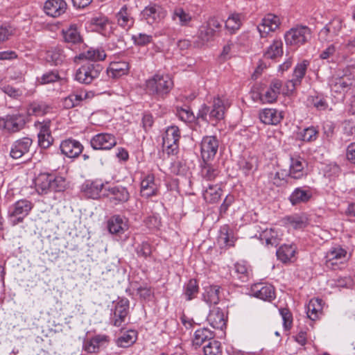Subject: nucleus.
Instances as JSON below:
<instances>
[{
	"label": "nucleus",
	"instance_id": "f257e3e1",
	"mask_svg": "<svg viewBox=\"0 0 355 355\" xmlns=\"http://www.w3.org/2000/svg\"><path fill=\"white\" fill-rule=\"evenodd\" d=\"M37 192L40 195L49 192L63 191L66 188V180L62 177L49 173H40L34 180Z\"/></svg>",
	"mask_w": 355,
	"mask_h": 355
},
{
	"label": "nucleus",
	"instance_id": "f03ea898",
	"mask_svg": "<svg viewBox=\"0 0 355 355\" xmlns=\"http://www.w3.org/2000/svg\"><path fill=\"white\" fill-rule=\"evenodd\" d=\"M173 86V82L169 75L156 73L146 82L147 92L155 96L163 98L168 94Z\"/></svg>",
	"mask_w": 355,
	"mask_h": 355
},
{
	"label": "nucleus",
	"instance_id": "7ed1b4c3",
	"mask_svg": "<svg viewBox=\"0 0 355 355\" xmlns=\"http://www.w3.org/2000/svg\"><path fill=\"white\" fill-rule=\"evenodd\" d=\"M33 203L27 199H21L11 205L8 211V216L12 225L22 223L33 208Z\"/></svg>",
	"mask_w": 355,
	"mask_h": 355
},
{
	"label": "nucleus",
	"instance_id": "20e7f679",
	"mask_svg": "<svg viewBox=\"0 0 355 355\" xmlns=\"http://www.w3.org/2000/svg\"><path fill=\"white\" fill-rule=\"evenodd\" d=\"M180 139V129L176 125L168 127L162 138L163 150L168 155H176L179 150V140Z\"/></svg>",
	"mask_w": 355,
	"mask_h": 355
},
{
	"label": "nucleus",
	"instance_id": "39448f33",
	"mask_svg": "<svg viewBox=\"0 0 355 355\" xmlns=\"http://www.w3.org/2000/svg\"><path fill=\"white\" fill-rule=\"evenodd\" d=\"M102 70V65L88 62L83 64L77 69L75 74V79L80 83L88 85L94 80L98 78Z\"/></svg>",
	"mask_w": 355,
	"mask_h": 355
},
{
	"label": "nucleus",
	"instance_id": "423d86ee",
	"mask_svg": "<svg viewBox=\"0 0 355 355\" xmlns=\"http://www.w3.org/2000/svg\"><path fill=\"white\" fill-rule=\"evenodd\" d=\"M114 304V307L112 309L110 316L111 324L115 327H121L125 323L129 313L130 302L127 298H119Z\"/></svg>",
	"mask_w": 355,
	"mask_h": 355
},
{
	"label": "nucleus",
	"instance_id": "0eeeda50",
	"mask_svg": "<svg viewBox=\"0 0 355 355\" xmlns=\"http://www.w3.org/2000/svg\"><path fill=\"white\" fill-rule=\"evenodd\" d=\"M347 260V251L339 245L331 247L324 256V265L331 270H336Z\"/></svg>",
	"mask_w": 355,
	"mask_h": 355
},
{
	"label": "nucleus",
	"instance_id": "6e6552de",
	"mask_svg": "<svg viewBox=\"0 0 355 355\" xmlns=\"http://www.w3.org/2000/svg\"><path fill=\"white\" fill-rule=\"evenodd\" d=\"M159 185L153 173L143 174L140 182V194L143 198H149L158 195Z\"/></svg>",
	"mask_w": 355,
	"mask_h": 355
},
{
	"label": "nucleus",
	"instance_id": "1a4fd4ad",
	"mask_svg": "<svg viewBox=\"0 0 355 355\" xmlns=\"http://www.w3.org/2000/svg\"><path fill=\"white\" fill-rule=\"evenodd\" d=\"M116 139L112 134L103 132L93 136L90 145L94 150H109L116 145Z\"/></svg>",
	"mask_w": 355,
	"mask_h": 355
},
{
	"label": "nucleus",
	"instance_id": "9d476101",
	"mask_svg": "<svg viewBox=\"0 0 355 355\" xmlns=\"http://www.w3.org/2000/svg\"><path fill=\"white\" fill-rule=\"evenodd\" d=\"M310 29L306 26H297L285 34L286 44L299 45L304 44L310 37Z\"/></svg>",
	"mask_w": 355,
	"mask_h": 355
},
{
	"label": "nucleus",
	"instance_id": "9b49d317",
	"mask_svg": "<svg viewBox=\"0 0 355 355\" xmlns=\"http://www.w3.org/2000/svg\"><path fill=\"white\" fill-rule=\"evenodd\" d=\"M309 66V61L306 60H304L295 65L291 78L286 83V87L288 92H293L297 87L301 85Z\"/></svg>",
	"mask_w": 355,
	"mask_h": 355
},
{
	"label": "nucleus",
	"instance_id": "f8f14e48",
	"mask_svg": "<svg viewBox=\"0 0 355 355\" xmlns=\"http://www.w3.org/2000/svg\"><path fill=\"white\" fill-rule=\"evenodd\" d=\"M219 142L215 136H205L200 144L201 156L204 162L213 159L218 149Z\"/></svg>",
	"mask_w": 355,
	"mask_h": 355
},
{
	"label": "nucleus",
	"instance_id": "ddd939ff",
	"mask_svg": "<svg viewBox=\"0 0 355 355\" xmlns=\"http://www.w3.org/2000/svg\"><path fill=\"white\" fill-rule=\"evenodd\" d=\"M24 116L20 114L7 115L0 119V129L6 130L10 132H17L24 127Z\"/></svg>",
	"mask_w": 355,
	"mask_h": 355
},
{
	"label": "nucleus",
	"instance_id": "4468645a",
	"mask_svg": "<svg viewBox=\"0 0 355 355\" xmlns=\"http://www.w3.org/2000/svg\"><path fill=\"white\" fill-rule=\"evenodd\" d=\"M252 295L263 301L271 302L275 298V288L271 284L257 283L251 286Z\"/></svg>",
	"mask_w": 355,
	"mask_h": 355
},
{
	"label": "nucleus",
	"instance_id": "2eb2a0df",
	"mask_svg": "<svg viewBox=\"0 0 355 355\" xmlns=\"http://www.w3.org/2000/svg\"><path fill=\"white\" fill-rule=\"evenodd\" d=\"M129 228L128 220L122 215L115 214L107 220V229L110 234L120 236Z\"/></svg>",
	"mask_w": 355,
	"mask_h": 355
},
{
	"label": "nucleus",
	"instance_id": "dca6fc26",
	"mask_svg": "<svg viewBox=\"0 0 355 355\" xmlns=\"http://www.w3.org/2000/svg\"><path fill=\"white\" fill-rule=\"evenodd\" d=\"M219 24H202L198 32V40L196 46L201 47L205 43L212 40L215 36L216 29L219 28Z\"/></svg>",
	"mask_w": 355,
	"mask_h": 355
},
{
	"label": "nucleus",
	"instance_id": "f3484780",
	"mask_svg": "<svg viewBox=\"0 0 355 355\" xmlns=\"http://www.w3.org/2000/svg\"><path fill=\"white\" fill-rule=\"evenodd\" d=\"M60 149L64 155L69 158H76L83 150L81 143L73 139H67L62 141L60 145Z\"/></svg>",
	"mask_w": 355,
	"mask_h": 355
},
{
	"label": "nucleus",
	"instance_id": "a211bd4d",
	"mask_svg": "<svg viewBox=\"0 0 355 355\" xmlns=\"http://www.w3.org/2000/svg\"><path fill=\"white\" fill-rule=\"evenodd\" d=\"M141 16L144 20L159 22L166 16V10L159 5H150L142 10Z\"/></svg>",
	"mask_w": 355,
	"mask_h": 355
},
{
	"label": "nucleus",
	"instance_id": "6ab92c4d",
	"mask_svg": "<svg viewBox=\"0 0 355 355\" xmlns=\"http://www.w3.org/2000/svg\"><path fill=\"white\" fill-rule=\"evenodd\" d=\"M282 237V231L276 227L266 229L259 235L260 240L268 248H276L280 243Z\"/></svg>",
	"mask_w": 355,
	"mask_h": 355
},
{
	"label": "nucleus",
	"instance_id": "aec40b11",
	"mask_svg": "<svg viewBox=\"0 0 355 355\" xmlns=\"http://www.w3.org/2000/svg\"><path fill=\"white\" fill-rule=\"evenodd\" d=\"M110 338L105 334H97L84 342L83 349L88 353H97L101 347L110 343Z\"/></svg>",
	"mask_w": 355,
	"mask_h": 355
},
{
	"label": "nucleus",
	"instance_id": "412c9836",
	"mask_svg": "<svg viewBox=\"0 0 355 355\" xmlns=\"http://www.w3.org/2000/svg\"><path fill=\"white\" fill-rule=\"evenodd\" d=\"M282 82L278 79L271 81L269 87L262 94H259V98L263 103H272L276 101L280 94Z\"/></svg>",
	"mask_w": 355,
	"mask_h": 355
},
{
	"label": "nucleus",
	"instance_id": "4be33fe9",
	"mask_svg": "<svg viewBox=\"0 0 355 355\" xmlns=\"http://www.w3.org/2000/svg\"><path fill=\"white\" fill-rule=\"evenodd\" d=\"M352 79L347 76L340 77H332L329 85L332 93L343 94L346 93L352 85Z\"/></svg>",
	"mask_w": 355,
	"mask_h": 355
},
{
	"label": "nucleus",
	"instance_id": "5701e85b",
	"mask_svg": "<svg viewBox=\"0 0 355 355\" xmlns=\"http://www.w3.org/2000/svg\"><path fill=\"white\" fill-rule=\"evenodd\" d=\"M207 320L209 324L214 329L223 330L226 327L227 315L225 312L218 307H214L209 311Z\"/></svg>",
	"mask_w": 355,
	"mask_h": 355
},
{
	"label": "nucleus",
	"instance_id": "b1692460",
	"mask_svg": "<svg viewBox=\"0 0 355 355\" xmlns=\"http://www.w3.org/2000/svg\"><path fill=\"white\" fill-rule=\"evenodd\" d=\"M31 145L32 139L29 137L19 139L12 144L10 155L13 159H19L28 153Z\"/></svg>",
	"mask_w": 355,
	"mask_h": 355
},
{
	"label": "nucleus",
	"instance_id": "393cba45",
	"mask_svg": "<svg viewBox=\"0 0 355 355\" xmlns=\"http://www.w3.org/2000/svg\"><path fill=\"white\" fill-rule=\"evenodd\" d=\"M67 3L64 0H47L44 6L46 14L52 17H58L65 12Z\"/></svg>",
	"mask_w": 355,
	"mask_h": 355
},
{
	"label": "nucleus",
	"instance_id": "a878e982",
	"mask_svg": "<svg viewBox=\"0 0 355 355\" xmlns=\"http://www.w3.org/2000/svg\"><path fill=\"white\" fill-rule=\"evenodd\" d=\"M110 202L114 205L126 202L130 198V193L128 189L122 186H115L107 189Z\"/></svg>",
	"mask_w": 355,
	"mask_h": 355
},
{
	"label": "nucleus",
	"instance_id": "bb28decb",
	"mask_svg": "<svg viewBox=\"0 0 355 355\" xmlns=\"http://www.w3.org/2000/svg\"><path fill=\"white\" fill-rule=\"evenodd\" d=\"M312 197V192L309 187H297L290 195L288 199L292 205L307 202Z\"/></svg>",
	"mask_w": 355,
	"mask_h": 355
},
{
	"label": "nucleus",
	"instance_id": "cd10ccee",
	"mask_svg": "<svg viewBox=\"0 0 355 355\" xmlns=\"http://www.w3.org/2000/svg\"><path fill=\"white\" fill-rule=\"evenodd\" d=\"M261 121L268 125H277L283 119L282 112L276 109L266 108L259 112Z\"/></svg>",
	"mask_w": 355,
	"mask_h": 355
},
{
	"label": "nucleus",
	"instance_id": "c85d7f7f",
	"mask_svg": "<svg viewBox=\"0 0 355 355\" xmlns=\"http://www.w3.org/2000/svg\"><path fill=\"white\" fill-rule=\"evenodd\" d=\"M103 187L104 184L100 180L87 181L83 186V191L87 198L97 199Z\"/></svg>",
	"mask_w": 355,
	"mask_h": 355
},
{
	"label": "nucleus",
	"instance_id": "c756f323",
	"mask_svg": "<svg viewBox=\"0 0 355 355\" xmlns=\"http://www.w3.org/2000/svg\"><path fill=\"white\" fill-rule=\"evenodd\" d=\"M305 161L301 157H291L288 175L293 179H300L305 175Z\"/></svg>",
	"mask_w": 355,
	"mask_h": 355
},
{
	"label": "nucleus",
	"instance_id": "7c9ffc66",
	"mask_svg": "<svg viewBox=\"0 0 355 355\" xmlns=\"http://www.w3.org/2000/svg\"><path fill=\"white\" fill-rule=\"evenodd\" d=\"M129 64L124 61L112 62L107 69V74L110 78H119L128 73Z\"/></svg>",
	"mask_w": 355,
	"mask_h": 355
},
{
	"label": "nucleus",
	"instance_id": "2f4dec72",
	"mask_svg": "<svg viewBox=\"0 0 355 355\" xmlns=\"http://www.w3.org/2000/svg\"><path fill=\"white\" fill-rule=\"evenodd\" d=\"M211 111L209 114V119L218 121L223 119L226 106L224 100L217 96L213 100Z\"/></svg>",
	"mask_w": 355,
	"mask_h": 355
},
{
	"label": "nucleus",
	"instance_id": "473e14b6",
	"mask_svg": "<svg viewBox=\"0 0 355 355\" xmlns=\"http://www.w3.org/2000/svg\"><path fill=\"white\" fill-rule=\"evenodd\" d=\"M78 60H88L94 62L104 60L106 53L102 48H89L76 57Z\"/></svg>",
	"mask_w": 355,
	"mask_h": 355
},
{
	"label": "nucleus",
	"instance_id": "72a5a7b5",
	"mask_svg": "<svg viewBox=\"0 0 355 355\" xmlns=\"http://www.w3.org/2000/svg\"><path fill=\"white\" fill-rule=\"evenodd\" d=\"M220 287L217 285L206 287L202 293V300L209 306L217 304L220 301Z\"/></svg>",
	"mask_w": 355,
	"mask_h": 355
},
{
	"label": "nucleus",
	"instance_id": "f704fd0d",
	"mask_svg": "<svg viewBox=\"0 0 355 355\" xmlns=\"http://www.w3.org/2000/svg\"><path fill=\"white\" fill-rule=\"evenodd\" d=\"M234 243L232 232L227 225L220 227L218 236V243L220 248L233 246Z\"/></svg>",
	"mask_w": 355,
	"mask_h": 355
},
{
	"label": "nucleus",
	"instance_id": "c9c22d12",
	"mask_svg": "<svg viewBox=\"0 0 355 355\" xmlns=\"http://www.w3.org/2000/svg\"><path fill=\"white\" fill-rule=\"evenodd\" d=\"M232 275L241 282H246L251 275L250 268L245 261L237 262L234 264Z\"/></svg>",
	"mask_w": 355,
	"mask_h": 355
},
{
	"label": "nucleus",
	"instance_id": "e433bc0d",
	"mask_svg": "<svg viewBox=\"0 0 355 355\" xmlns=\"http://www.w3.org/2000/svg\"><path fill=\"white\" fill-rule=\"evenodd\" d=\"M204 200L209 203H216L222 196V189L218 184L209 185L202 193Z\"/></svg>",
	"mask_w": 355,
	"mask_h": 355
},
{
	"label": "nucleus",
	"instance_id": "4c0bfd02",
	"mask_svg": "<svg viewBox=\"0 0 355 355\" xmlns=\"http://www.w3.org/2000/svg\"><path fill=\"white\" fill-rule=\"evenodd\" d=\"M66 58L64 51L58 46L51 48L46 51L45 59L54 65L61 64Z\"/></svg>",
	"mask_w": 355,
	"mask_h": 355
},
{
	"label": "nucleus",
	"instance_id": "58836bf2",
	"mask_svg": "<svg viewBox=\"0 0 355 355\" xmlns=\"http://www.w3.org/2000/svg\"><path fill=\"white\" fill-rule=\"evenodd\" d=\"M215 334L207 328H201L197 329L194 333L193 344L196 346H200L204 343H208L209 341L214 339Z\"/></svg>",
	"mask_w": 355,
	"mask_h": 355
},
{
	"label": "nucleus",
	"instance_id": "ea45409f",
	"mask_svg": "<svg viewBox=\"0 0 355 355\" xmlns=\"http://www.w3.org/2000/svg\"><path fill=\"white\" fill-rule=\"evenodd\" d=\"M51 107L44 101H33L28 105L27 112L29 115L42 116L48 113Z\"/></svg>",
	"mask_w": 355,
	"mask_h": 355
},
{
	"label": "nucleus",
	"instance_id": "a19ab883",
	"mask_svg": "<svg viewBox=\"0 0 355 355\" xmlns=\"http://www.w3.org/2000/svg\"><path fill=\"white\" fill-rule=\"evenodd\" d=\"M137 333L136 331L130 329L123 333L116 340L118 347H128L133 345L137 340Z\"/></svg>",
	"mask_w": 355,
	"mask_h": 355
},
{
	"label": "nucleus",
	"instance_id": "79ce46f5",
	"mask_svg": "<svg viewBox=\"0 0 355 355\" xmlns=\"http://www.w3.org/2000/svg\"><path fill=\"white\" fill-rule=\"evenodd\" d=\"M322 310V300L319 298H313L309 301L307 306V315L311 320L318 318V315Z\"/></svg>",
	"mask_w": 355,
	"mask_h": 355
},
{
	"label": "nucleus",
	"instance_id": "37998d69",
	"mask_svg": "<svg viewBox=\"0 0 355 355\" xmlns=\"http://www.w3.org/2000/svg\"><path fill=\"white\" fill-rule=\"evenodd\" d=\"M283 55V43L281 40H275L265 51L263 56L267 59H275Z\"/></svg>",
	"mask_w": 355,
	"mask_h": 355
},
{
	"label": "nucleus",
	"instance_id": "c03bdc74",
	"mask_svg": "<svg viewBox=\"0 0 355 355\" xmlns=\"http://www.w3.org/2000/svg\"><path fill=\"white\" fill-rule=\"evenodd\" d=\"M296 247L294 245H283L277 250L278 259L284 263L291 260L295 255Z\"/></svg>",
	"mask_w": 355,
	"mask_h": 355
},
{
	"label": "nucleus",
	"instance_id": "a18cd8bd",
	"mask_svg": "<svg viewBox=\"0 0 355 355\" xmlns=\"http://www.w3.org/2000/svg\"><path fill=\"white\" fill-rule=\"evenodd\" d=\"M62 35L64 41L71 43H78L81 42L82 38L78 32L76 24H71L67 29H62Z\"/></svg>",
	"mask_w": 355,
	"mask_h": 355
},
{
	"label": "nucleus",
	"instance_id": "49530a36",
	"mask_svg": "<svg viewBox=\"0 0 355 355\" xmlns=\"http://www.w3.org/2000/svg\"><path fill=\"white\" fill-rule=\"evenodd\" d=\"M199 291L198 282L196 279H190L184 286L183 295L185 299L190 301L196 297Z\"/></svg>",
	"mask_w": 355,
	"mask_h": 355
},
{
	"label": "nucleus",
	"instance_id": "de8ad7c7",
	"mask_svg": "<svg viewBox=\"0 0 355 355\" xmlns=\"http://www.w3.org/2000/svg\"><path fill=\"white\" fill-rule=\"evenodd\" d=\"M240 169L247 175L250 172L256 171L258 166L257 159L255 157L242 159L239 162Z\"/></svg>",
	"mask_w": 355,
	"mask_h": 355
},
{
	"label": "nucleus",
	"instance_id": "09e8293b",
	"mask_svg": "<svg viewBox=\"0 0 355 355\" xmlns=\"http://www.w3.org/2000/svg\"><path fill=\"white\" fill-rule=\"evenodd\" d=\"M219 174V171L214 166L206 163L202 166L201 175L204 180L207 181H213Z\"/></svg>",
	"mask_w": 355,
	"mask_h": 355
},
{
	"label": "nucleus",
	"instance_id": "8fccbe9b",
	"mask_svg": "<svg viewBox=\"0 0 355 355\" xmlns=\"http://www.w3.org/2000/svg\"><path fill=\"white\" fill-rule=\"evenodd\" d=\"M318 136V130L313 126L304 128L297 133V137L300 140L306 142H311L316 140Z\"/></svg>",
	"mask_w": 355,
	"mask_h": 355
},
{
	"label": "nucleus",
	"instance_id": "3c124183",
	"mask_svg": "<svg viewBox=\"0 0 355 355\" xmlns=\"http://www.w3.org/2000/svg\"><path fill=\"white\" fill-rule=\"evenodd\" d=\"M205 355H222V347L219 341L212 339L203 347Z\"/></svg>",
	"mask_w": 355,
	"mask_h": 355
},
{
	"label": "nucleus",
	"instance_id": "603ef678",
	"mask_svg": "<svg viewBox=\"0 0 355 355\" xmlns=\"http://www.w3.org/2000/svg\"><path fill=\"white\" fill-rule=\"evenodd\" d=\"M60 79L59 73L57 71L53 70L43 73L40 77L37 78V82L40 85L53 83Z\"/></svg>",
	"mask_w": 355,
	"mask_h": 355
},
{
	"label": "nucleus",
	"instance_id": "864d4df0",
	"mask_svg": "<svg viewBox=\"0 0 355 355\" xmlns=\"http://www.w3.org/2000/svg\"><path fill=\"white\" fill-rule=\"evenodd\" d=\"M288 173L285 171H277L275 173H271L269 175L270 180L277 187H281L286 183V178Z\"/></svg>",
	"mask_w": 355,
	"mask_h": 355
},
{
	"label": "nucleus",
	"instance_id": "5fc2aeb1",
	"mask_svg": "<svg viewBox=\"0 0 355 355\" xmlns=\"http://www.w3.org/2000/svg\"><path fill=\"white\" fill-rule=\"evenodd\" d=\"M176 115L184 122H191L194 120L195 116L189 107H176Z\"/></svg>",
	"mask_w": 355,
	"mask_h": 355
},
{
	"label": "nucleus",
	"instance_id": "6e6d98bb",
	"mask_svg": "<svg viewBox=\"0 0 355 355\" xmlns=\"http://www.w3.org/2000/svg\"><path fill=\"white\" fill-rule=\"evenodd\" d=\"M278 28V24H258L257 28L261 37L270 35Z\"/></svg>",
	"mask_w": 355,
	"mask_h": 355
},
{
	"label": "nucleus",
	"instance_id": "4d7b16f0",
	"mask_svg": "<svg viewBox=\"0 0 355 355\" xmlns=\"http://www.w3.org/2000/svg\"><path fill=\"white\" fill-rule=\"evenodd\" d=\"M309 101L318 110H324L328 107V103L322 96H311Z\"/></svg>",
	"mask_w": 355,
	"mask_h": 355
},
{
	"label": "nucleus",
	"instance_id": "13d9d810",
	"mask_svg": "<svg viewBox=\"0 0 355 355\" xmlns=\"http://www.w3.org/2000/svg\"><path fill=\"white\" fill-rule=\"evenodd\" d=\"M279 313L283 320V326L286 330H289L293 324V315L291 311L286 309L283 308L279 309Z\"/></svg>",
	"mask_w": 355,
	"mask_h": 355
},
{
	"label": "nucleus",
	"instance_id": "bf43d9fd",
	"mask_svg": "<svg viewBox=\"0 0 355 355\" xmlns=\"http://www.w3.org/2000/svg\"><path fill=\"white\" fill-rule=\"evenodd\" d=\"M51 123V122L50 120H44L42 122H36L35 123V126L39 130L37 135H44L49 139V135L51 134L50 129Z\"/></svg>",
	"mask_w": 355,
	"mask_h": 355
},
{
	"label": "nucleus",
	"instance_id": "052dcab7",
	"mask_svg": "<svg viewBox=\"0 0 355 355\" xmlns=\"http://www.w3.org/2000/svg\"><path fill=\"white\" fill-rule=\"evenodd\" d=\"M136 252L139 257L146 259L151 255L152 247L148 242L144 241L137 247Z\"/></svg>",
	"mask_w": 355,
	"mask_h": 355
},
{
	"label": "nucleus",
	"instance_id": "680f3d73",
	"mask_svg": "<svg viewBox=\"0 0 355 355\" xmlns=\"http://www.w3.org/2000/svg\"><path fill=\"white\" fill-rule=\"evenodd\" d=\"M179 20L180 22H189L192 20L189 13L186 12L182 8H178L174 10L173 20Z\"/></svg>",
	"mask_w": 355,
	"mask_h": 355
},
{
	"label": "nucleus",
	"instance_id": "e2e57ef3",
	"mask_svg": "<svg viewBox=\"0 0 355 355\" xmlns=\"http://www.w3.org/2000/svg\"><path fill=\"white\" fill-rule=\"evenodd\" d=\"M12 31L13 29L9 24H0V42L7 40Z\"/></svg>",
	"mask_w": 355,
	"mask_h": 355
},
{
	"label": "nucleus",
	"instance_id": "0e129e2a",
	"mask_svg": "<svg viewBox=\"0 0 355 355\" xmlns=\"http://www.w3.org/2000/svg\"><path fill=\"white\" fill-rule=\"evenodd\" d=\"M211 107L207 106L205 104L201 105L200 108L198 110L197 118L200 119L204 121L211 122L214 121L213 119H209V114L211 111Z\"/></svg>",
	"mask_w": 355,
	"mask_h": 355
},
{
	"label": "nucleus",
	"instance_id": "69168bd1",
	"mask_svg": "<svg viewBox=\"0 0 355 355\" xmlns=\"http://www.w3.org/2000/svg\"><path fill=\"white\" fill-rule=\"evenodd\" d=\"M288 221L294 229H302L306 226V221L298 216L289 217Z\"/></svg>",
	"mask_w": 355,
	"mask_h": 355
},
{
	"label": "nucleus",
	"instance_id": "338daca9",
	"mask_svg": "<svg viewBox=\"0 0 355 355\" xmlns=\"http://www.w3.org/2000/svg\"><path fill=\"white\" fill-rule=\"evenodd\" d=\"M1 90L8 96L14 98H17L22 95V92L20 89H16L10 85L3 86Z\"/></svg>",
	"mask_w": 355,
	"mask_h": 355
},
{
	"label": "nucleus",
	"instance_id": "774afa93",
	"mask_svg": "<svg viewBox=\"0 0 355 355\" xmlns=\"http://www.w3.org/2000/svg\"><path fill=\"white\" fill-rule=\"evenodd\" d=\"M132 38L135 44L139 46H144L150 43L152 37L150 35L139 33L137 35H133Z\"/></svg>",
	"mask_w": 355,
	"mask_h": 355
}]
</instances>
